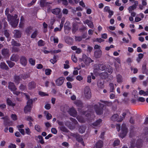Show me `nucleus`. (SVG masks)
<instances>
[{
	"mask_svg": "<svg viewBox=\"0 0 148 148\" xmlns=\"http://www.w3.org/2000/svg\"><path fill=\"white\" fill-rule=\"evenodd\" d=\"M38 137L39 139V142L41 144H43L45 142L42 137L40 135H39L38 136Z\"/></svg>",
	"mask_w": 148,
	"mask_h": 148,
	"instance_id": "f704fd0d",
	"label": "nucleus"
},
{
	"mask_svg": "<svg viewBox=\"0 0 148 148\" xmlns=\"http://www.w3.org/2000/svg\"><path fill=\"white\" fill-rule=\"evenodd\" d=\"M14 36L16 38H19L21 37V33L19 30H15L14 31Z\"/></svg>",
	"mask_w": 148,
	"mask_h": 148,
	"instance_id": "6ab92c4d",
	"label": "nucleus"
},
{
	"mask_svg": "<svg viewBox=\"0 0 148 148\" xmlns=\"http://www.w3.org/2000/svg\"><path fill=\"white\" fill-rule=\"evenodd\" d=\"M26 89V86L22 85H21L19 87V89L21 90H25Z\"/></svg>",
	"mask_w": 148,
	"mask_h": 148,
	"instance_id": "0e129e2a",
	"label": "nucleus"
},
{
	"mask_svg": "<svg viewBox=\"0 0 148 148\" xmlns=\"http://www.w3.org/2000/svg\"><path fill=\"white\" fill-rule=\"evenodd\" d=\"M59 128L60 129V130L62 132H68L67 129L64 126H59Z\"/></svg>",
	"mask_w": 148,
	"mask_h": 148,
	"instance_id": "a18cd8bd",
	"label": "nucleus"
},
{
	"mask_svg": "<svg viewBox=\"0 0 148 148\" xmlns=\"http://www.w3.org/2000/svg\"><path fill=\"white\" fill-rule=\"evenodd\" d=\"M103 142L101 140L98 141L95 144L96 148H101L103 146Z\"/></svg>",
	"mask_w": 148,
	"mask_h": 148,
	"instance_id": "4be33fe9",
	"label": "nucleus"
},
{
	"mask_svg": "<svg viewBox=\"0 0 148 148\" xmlns=\"http://www.w3.org/2000/svg\"><path fill=\"white\" fill-rule=\"evenodd\" d=\"M8 87L9 89L12 91L16 90V87L14 83L11 82H10L9 83Z\"/></svg>",
	"mask_w": 148,
	"mask_h": 148,
	"instance_id": "4468645a",
	"label": "nucleus"
},
{
	"mask_svg": "<svg viewBox=\"0 0 148 148\" xmlns=\"http://www.w3.org/2000/svg\"><path fill=\"white\" fill-rule=\"evenodd\" d=\"M7 103L8 105L9 106H15V103H13L11 100L8 99L7 100Z\"/></svg>",
	"mask_w": 148,
	"mask_h": 148,
	"instance_id": "ea45409f",
	"label": "nucleus"
},
{
	"mask_svg": "<svg viewBox=\"0 0 148 148\" xmlns=\"http://www.w3.org/2000/svg\"><path fill=\"white\" fill-rule=\"evenodd\" d=\"M29 63L32 65H34L35 63V60L32 58H30L29 60Z\"/></svg>",
	"mask_w": 148,
	"mask_h": 148,
	"instance_id": "6e6d98bb",
	"label": "nucleus"
},
{
	"mask_svg": "<svg viewBox=\"0 0 148 148\" xmlns=\"http://www.w3.org/2000/svg\"><path fill=\"white\" fill-rule=\"evenodd\" d=\"M51 72V69H47L45 70V73L46 75H48L50 74Z\"/></svg>",
	"mask_w": 148,
	"mask_h": 148,
	"instance_id": "4d7b16f0",
	"label": "nucleus"
},
{
	"mask_svg": "<svg viewBox=\"0 0 148 148\" xmlns=\"http://www.w3.org/2000/svg\"><path fill=\"white\" fill-rule=\"evenodd\" d=\"M75 104L77 106L80 107H82L83 106V104L82 102L79 100L76 101L75 102Z\"/></svg>",
	"mask_w": 148,
	"mask_h": 148,
	"instance_id": "e433bc0d",
	"label": "nucleus"
},
{
	"mask_svg": "<svg viewBox=\"0 0 148 148\" xmlns=\"http://www.w3.org/2000/svg\"><path fill=\"white\" fill-rule=\"evenodd\" d=\"M84 24H87L89 27L91 28H93L94 27V25L92 22L88 20H86L84 21Z\"/></svg>",
	"mask_w": 148,
	"mask_h": 148,
	"instance_id": "a211bd4d",
	"label": "nucleus"
},
{
	"mask_svg": "<svg viewBox=\"0 0 148 148\" xmlns=\"http://www.w3.org/2000/svg\"><path fill=\"white\" fill-rule=\"evenodd\" d=\"M50 40L51 41H53L55 43H58V39L57 38L52 36L50 37Z\"/></svg>",
	"mask_w": 148,
	"mask_h": 148,
	"instance_id": "473e14b6",
	"label": "nucleus"
},
{
	"mask_svg": "<svg viewBox=\"0 0 148 148\" xmlns=\"http://www.w3.org/2000/svg\"><path fill=\"white\" fill-rule=\"evenodd\" d=\"M70 119L74 124H77V122L75 119L72 118H70Z\"/></svg>",
	"mask_w": 148,
	"mask_h": 148,
	"instance_id": "69168bd1",
	"label": "nucleus"
},
{
	"mask_svg": "<svg viewBox=\"0 0 148 148\" xmlns=\"http://www.w3.org/2000/svg\"><path fill=\"white\" fill-rule=\"evenodd\" d=\"M26 119L27 120L29 121V122H31L33 121L34 119H33L30 116H27L26 117Z\"/></svg>",
	"mask_w": 148,
	"mask_h": 148,
	"instance_id": "338daca9",
	"label": "nucleus"
},
{
	"mask_svg": "<svg viewBox=\"0 0 148 148\" xmlns=\"http://www.w3.org/2000/svg\"><path fill=\"white\" fill-rule=\"evenodd\" d=\"M58 2L59 3H62L63 5H67L68 4V1L67 0H58Z\"/></svg>",
	"mask_w": 148,
	"mask_h": 148,
	"instance_id": "72a5a7b5",
	"label": "nucleus"
},
{
	"mask_svg": "<svg viewBox=\"0 0 148 148\" xmlns=\"http://www.w3.org/2000/svg\"><path fill=\"white\" fill-rule=\"evenodd\" d=\"M103 105L100 103H98L93 106V108L98 115H101L103 113Z\"/></svg>",
	"mask_w": 148,
	"mask_h": 148,
	"instance_id": "f03ea898",
	"label": "nucleus"
},
{
	"mask_svg": "<svg viewBox=\"0 0 148 148\" xmlns=\"http://www.w3.org/2000/svg\"><path fill=\"white\" fill-rule=\"evenodd\" d=\"M136 6L135 5H133L132 6H130L128 8V10H129V12L130 13H131L132 11L133 10L135 9L136 8Z\"/></svg>",
	"mask_w": 148,
	"mask_h": 148,
	"instance_id": "4c0bfd02",
	"label": "nucleus"
},
{
	"mask_svg": "<svg viewBox=\"0 0 148 148\" xmlns=\"http://www.w3.org/2000/svg\"><path fill=\"white\" fill-rule=\"evenodd\" d=\"M117 82L118 83H121L123 81V78L122 76L120 75H118L116 76Z\"/></svg>",
	"mask_w": 148,
	"mask_h": 148,
	"instance_id": "c756f323",
	"label": "nucleus"
},
{
	"mask_svg": "<svg viewBox=\"0 0 148 148\" xmlns=\"http://www.w3.org/2000/svg\"><path fill=\"white\" fill-rule=\"evenodd\" d=\"M118 115L117 114L113 115L111 117V119L114 121H116L118 122H121L123 120V118L122 117L121 119H118Z\"/></svg>",
	"mask_w": 148,
	"mask_h": 148,
	"instance_id": "f8f14e48",
	"label": "nucleus"
},
{
	"mask_svg": "<svg viewBox=\"0 0 148 148\" xmlns=\"http://www.w3.org/2000/svg\"><path fill=\"white\" fill-rule=\"evenodd\" d=\"M20 62L21 64L25 66L27 63V60L26 58L24 56H22L20 59Z\"/></svg>",
	"mask_w": 148,
	"mask_h": 148,
	"instance_id": "f3484780",
	"label": "nucleus"
},
{
	"mask_svg": "<svg viewBox=\"0 0 148 148\" xmlns=\"http://www.w3.org/2000/svg\"><path fill=\"white\" fill-rule=\"evenodd\" d=\"M71 59L73 61L75 62H77V58L74 54L72 55L71 56Z\"/></svg>",
	"mask_w": 148,
	"mask_h": 148,
	"instance_id": "8fccbe9b",
	"label": "nucleus"
},
{
	"mask_svg": "<svg viewBox=\"0 0 148 148\" xmlns=\"http://www.w3.org/2000/svg\"><path fill=\"white\" fill-rule=\"evenodd\" d=\"M2 54L5 57H8L10 56L9 50L7 49H3Z\"/></svg>",
	"mask_w": 148,
	"mask_h": 148,
	"instance_id": "9d476101",
	"label": "nucleus"
},
{
	"mask_svg": "<svg viewBox=\"0 0 148 148\" xmlns=\"http://www.w3.org/2000/svg\"><path fill=\"white\" fill-rule=\"evenodd\" d=\"M84 95L87 99H90L91 97V93L90 88L88 86L85 87L84 89Z\"/></svg>",
	"mask_w": 148,
	"mask_h": 148,
	"instance_id": "20e7f679",
	"label": "nucleus"
},
{
	"mask_svg": "<svg viewBox=\"0 0 148 148\" xmlns=\"http://www.w3.org/2000/svg\"><path fill=\"white\" fill-rule=\"evenodd\" d=\"M106 71L108 73H112V72L113 70L111 66L109 65H106Z\"/></svg>",
	"mask_w": 148,
	"mask_h": 148,
	"instance_id": "7c9ffc66",
	"label": "nucleus"
},
{
	"mask_svg": "<svg viewBox=\"0 0 148 148\" xmlns=\"http://www.w3.org/2000/svg\"><path fill=\"white\" fill-rule=\"evenodd\" d=\"M76 139L77 141L81 143V144H82L84 146V143L83 141V139L79 135L76 138Z\"/></svg>",
	"mask_w": 148,
	"mask_h": 148,
	"instance_id": "c85d7f7f",
	"label": "nucleus"
},
{
	"mask_svg": "<svg viewBox=\"0 0 148 148\" xmlns=\"http://www.w3.org/2000/svg\"><path fill=\"white\" fill-rule=\"evenodd\" d=\"M19 60V56L18 55L13 54L10 58V60L13 61L17 62Z\"/></svg>",
	"mask_w": 148,
	"mask_h": 148,
	"instance_id": "aec40b11",
	"label": "nucleus"
},
{
	"mask_svg": "<svg viewBox=\"0 0 148 148\" xmlns=\"http://www.w3.org/2000/svg\"><path fill=\"white\" fill-rule=\"evenodd\" d=\"M135 140L133 139L131 142L130 148H140L142 145V140L139 139L137 140L135 144Z\"/></svg>",
	"mask_w": 148,
	"mask_h": 148,
	"instance_id": "7ed1b4c3",
	"label": "nucleus"
},
{
	"mask_svg": "<svg viewBox=\"0 0 148 148\" xmlns=\"http://www.w3.org/2000/svg\"><path fill=\"white\" fill-rule=\"evenodd\" d=\"M104 82L101 80L99 81L97 83V85L99 87L102 88H104Z\"/></svg>",
	"mask_w": 148,
	"mask_h": 148,
	"instance_id": "2f4dec72",
	"label": "nucleus"
},
{
	"mask_svg": "<svg viewBox=\"0 0 148 148\" xmlns=\"http://www.w3.org/2000/svg\"><path fill=\"white\" fill-rule=\"evenodd\" d=\"M32 31V28L31 27H29L27 28L26 30V32L28 34H30Z\"/></svg>",
	"mask_w": 148,
	"mask_h": 148,
	"instance_id": "5fc2aeb1",
	"label": "nucleus"
},
{
	"mask_svg": "<svg viewBox=\"0 0 148 148\" xmlns=\"http://www.w3.org/2000/svg\"><path fill=\"white\" fill-rule=\"evenodd\" d=\"M22 75H15L14 76V81L17 84L19 83V82L21 80Z\"/></svg>",
	"mask_w": 148,
	"mask_h": 148,
	"instance_id": "1a4fd4ad",
	"label": "nucleus"
},
{
	"mask_svg": "<svg viewBox=\"0 0 148 148\" xmlns=\"http://www.w3.org/2000/svg\"><path fill=\"white\" fill-rule=\"evenodd\" d=\"M137 100L141 102H144L145 101V99L143 97H139L137 99Z\"/></svg>",
	"mask_w": 148,
	"mask_h": 148,
	"instance_id": "680f3d73",
	"label": "nucleus"
},
{
	"mask_svg": "<svg viewBox=\"0 0 148 148\" xmlns=\"http://www.w3.org/2000/svg\"><path fill=\"white\" fill-rule=\"evenodd\" d=\"M6 62L8 65L9 66L10 68H12L15 65V63L14 62H12L8 60L6 61Z\"/></svg>",
	"mask_w": 148,
	"mask_h": 148,
	"instance_id": "a19ab883",
	"label": "nucleus"
},
{
	"mask_svg": "<svg viewBox=\"0 0 148 148\" xmlns=\"http://www.w3.org/2000/svg\"><path fill=\"white\" fill-rule=\"evenodd\" d=\"M82 38L81 36H75V40L76 41L79 42L82 40Z\"/></svg>",
	"mask_w": 148,
	"mask_h": 148,
	"instance_id": "13d9d810",
	"label": "nucleus"
},
{
	"mask_svg": "<svg viewBox=\"0 0 148 148\" xmlns=\"http://www.w3.org/2000/svg\"><path fill=\"white\" fill-rule=\"evenodd\" d=\"M11 117L12 120L14 121H16L17 119V116L15 114H12L11 115Z\"/></svg>",
	"mask_w": 148,
	"mask_h": 148,
	"instance_id": "e2e57ef3",
	"label": "nucleus"
},
{
	"mask_svg": "<svg viewBox=\"0 0 148 148\" xmlns=\"http://www.w3.org/2000/svg\"><path fill=\"white\" fill-rule=\"evenodd\" d=\"M139 94L140 95H143L144 96H148V92H145L143 90H140L139 92Z\"/></svg>",
	"mask_w": 148,
	"mask_h": 148,
	"instance_id": "c9c22d12",
	"label": "nucleus"
},
{
	"mask_svg": "<svg viewBox=\"0 0 148 148\" xmlns=\"http://www.w3.org/2000/svg\"><path fill=\"white\" fill-rule=\"evenodd\" d=\"M79 130L80 133H83L85 131V127L83 126H79Z\"/></svg>",
	"mask_w": 148,
	"mask_h": 148,
	"instance_id": "58836bf2",
	"label": "nucleus"
},
{
	"mask_svg": "<svg viewBox=\"0 0 148 148\" xmlns=\"http://www.w3.org/2000/svg\"><path fill=\"white\" fill-rule=\"evenodd\" d=\"M109 86L110 87V92H113L114 89V84L112 83H110L109 84Z\"/></svg>",
	"mask_w": 148,
	"mask_h": 148,
	"instance_id": "37998d69",
	"label": "nucleus"
},
{
	"mask_svg": "<svg viewBox=\"0 0 148 148\" xmlns=\"http://www.w3.org/2000/svg\"><path fill=\"white\" fill-rule=\"evenodd\" d=\"M40 6L42 7H49L50 3L45 0H40Z\"/></svg>",
	"mask_w": 148,
	"mask_h": 148,
	"instance_id": "9b49d317",
	"label": "nucleus"
},
{
	"mask_svg": "<svg viewBox=\"0 0 148 148\" xmlns=\"http://www.w3.org/2000/svg\"><path fill=\"white\" fill-rule=\"evenodd\" d=\"M11 45L13 46L16 47H19L21 45V44L20 43L15 41L13 39H12V40Z\"/></svg>",
	"mask_w": 148,
	"mask_h": 148,
	"instance_id": "5701e85b",
	"label": "nucleus"
},
{
	"mask_svg": "<svg viewBox=\"0 0 148 148\" xmlns=\"http://www.w3.org/2000/svg\"><path fill=\"white\" fill-rule=\"evenodd\" d=\"M33 103V100L32 99H29L27 102V105H30L31 106V105Z\"/></svg>",
	"mask_w": 148,
	"mask_h": 148,
	"instance_id": "774afa93",
	"label": "nucleus"
},
{
	"mask_svg": "<svg viewBox=\"0 0 148 148\" xmlns=\"http://www.w3.org/2000/svg\"><path fill=\"white\" fill-rule=\"evenodd\" d=\"M12 121H10L9 118L8 119L4 121L3 124L5 126H10L12 125Z\"/></svg>",
	"mask_w": 148,
	"mask_h": 148,
	"instance_id": "412c9836",
	"label": "nucleus"
},
{
	"mask_svg": "<svg viewBox=\"0 0 148 148\" xmlns=\"http://www.w3.org/2000/svg\"><path fill=\"white\" fill-rule=\"evenodd\" d=\"M143 133L145 134V135H147L148 134V127H145L143 130Z\"/></svg>",
	"mask_w": 148,
	"mask_h": 148,
	"instance_id": "bf43d9fd",
	"label": "nucleus"
},
{
	"mask_svg": "<svg viewBox=\"0 0 148 148\" xmlns=\"http://www.w3.org/2000/svg\"><path fill=\"white\" fill-rule=\"evenodd\" d=\"M127 133V129L126 127L125 124H123L121 126V132L120 133L119 136L123 138L126 135Z\"/></svg>",
	"mask_w": 148,
	"mask_h": 148,
	"instance_id": "423d86ee",
	"label": "nucleus"
},
{
	"mask_svg": "<svg viewBox=\"0 0 148 148\" xmlns=\"http://www.w3.org/2000/svg\"><path fill=\"white\" fill-rule=\"evenodd\" d=\"M35 129L38 132H40L41 131V128L38 125L35 126Z\"/></svg>",
	"mask_w": 148,
	"mask_h": 148,
	"instance_id": "49530a36",
	"label": "nucleus"
},
{
	"mask_svg": "<svg viewBox=\"0 0 148 148\" xmlns=\"http://www.w3.org/2000/svg\"><path fill=\"white\" fill-rule=\"evenodd\" d=\"M73 32H75L77 29V23H73Z\"/></svg>",
	"mask_w": 148,
	"mask_h": 148,
	"instance_id": "864d4df0",
	"label": "nucleus"
},
{
	"mask_svg": "<svg viewBox=\"0 0 148 148\" xmlns=\"http://www.w3.org/2000/svg\"><path fill=\"white\" fill-rule=\"evenodd\" d=\"M0 68L3 69L7 70L8 67L4 62H1L0 64Z\"/></svg>",
	"mask_w": 148,
	"mask_h": 148,
	"instance_id": "bb28decb",
	"label": "nucleus"
},
{
	"mask_svg": "<svg viewBox=\"0 0 148 148\" xmlns=\"http://www.w3.org/2000/svg\"><path fill=\"white\" fill-rule=\"evenodd\" d=\"M107 65H99L98 66L99 69V70L103 71L106 69Z\"/></svg>",
	"mask_w": 148,
	"mask_h": 148,
	"instance_id": "79ce46f5",
	"label": "nucleus"
},
{
	"mask_svg": "<svg viewBox=\"0 0 148 148\" xmlns=\"http://www.w3.org/2000/svg\"><path fill=\"white\" fill-rule=\"evenodd\" d=\"M100 76L103 79H106L108 77V74L106 72H104L100 74Z\"/></svg>",
	"mask_w": 148,
	"mask_h": 148,
	"instance_id": "a878e982",
	"label": "nucleus"
},
{
	"mask_svg": "<svg viewBox=\"0 0 148 148\" xmlns=\"http://www.w3.org/2000/svg\"><path fill=\"white\" fill-rule=\"evenodd\" d=\"M120 143V140H119L117 139L114 140L113 144V145L114 147L118 146Z\"/></svg>",
	"mask_w": 148,
	"mask_h": 148,
	"instance_id": "3c124183",
	"label": "nucleus"
},
{
	"mask_svg": "<svg viewBox=\"0 0 148 148\" xmlns=\"http://www.w3.org/2000/svg\"><path fill=\"white\" fill-rule=\"evenodd\" d=\"M102 54L101 51L99 49L96 50L94 53V56L96 58H99L101 57Z\"/></svg>",
	"mask_w": 148,
	"mask_h": 148,
	"instance_id": "2eb2a0df",
	"label": "nucleus"
},
{
	"mask_svg": "<svg viewBox=\"0 0 148 148\" xmlns=\"http://www.w3.org/2000/svg\"><path fill=\"white\" fill-rule=\"evenodd\" d=\"M52 12L55 14H58L60 12V9L58 8H56L51 10Z\"/></svg>",
	"mask_w": 148,
	"mask_h": 148,
	"instance_id": "b1692460",
	"label": "nucleus"
},
{
	"mask_svg": "<svg viewBox=\"0 0 148 148\" xmlns=\"http://www.w3.org/2000/svg\"><path fill=\"white\" fill-rule=\"evenodd\" d=\"M64 78L63 77H60L58 78L56 81V83L58 86H61L64 83Z\"/></svg>",
	"mask_w": 148,
	"mask_h": 148,
	"instance_id": "0eeeda50",
	"label": "nucleus"
},
{
	"mask_svg": "<svg viewBox=\"0 0 148 148\" xmlns=\"http://www.w3.org/2000/svg\"><path fill=\"white\" fill-rule=\"evenodd\" d=\"M80 61L81 62L83 61L86 65H89L90 63L93 61L90 58L88 57L85 54L83 55L82 59L80 60Z\"/></svg>",
	"mask_w": 148,
	"mask_h": 148,
	"instance_id": "39448f33",
	"label": "nucleus"
},
{
	"mask_svg": "<svg viewBox=\"0 0 148 148\" xmlns=\"http://www.w3.org/2000/svg\"><path fill=\"white\" fill-rule=\"evenodd\" d=\"M69 122H66V125L69 127V128L71 130H73L75 128L74 126H72L71 124Z\"/></svg>",
	"mask_w": 148,
	"mask_h": 148,
	"instance_id": "de8ad7c7",
	"label": "nucleus"
},
{
	"mask_svg": "<svg viewBox=\"0 0 148 148\" xmlns=\"http://www.w3.org/2000/svg\"><path fill=\"white\" fill-rule=\"evenodd\" d=\"M39 94L41 96H48V95L44 92L42 91H39L38 92Z\"/></svg>",
	"mask_w": 148,
	"mask_h": 148,
	"instance_id": "052dcab7",
	"label": "nucleus"
},
{
	"mask_svg": "<svg viewBox=\"0 0 148 148\" xmlns=\"http://www.w3.org/2000/svg\"><path fill=\"white\" fill-rule=\"evenodd\" d=\"M70 26V24L69 22H66L65 23L64 28V32L65 33H68V31H69L71 29Z\"/></svg>",
	"mask_w": 148,
	"mask_h": 148,
	"instance_id": "6e6552de",
	"label": "nucleus"
},
{
	"mask_svg": "<svg viewBox=\"0 0 148 148\" xmlns=\"http://www.w3.org/2000/svg\"><path fill=\"white\" fill-rule=\"evenodd\" d=\"M32 108V106L28 105H27L24 108V112L25 113L30 111Z\"/></svg>",
	"mask_w": 148,
	"mask_h": 148,
	"instance_id": "393cba45",
	"label": "nucleus"
},
{
	"mask_svg": "<svg viewBox=\"0 0 148 148\" xmlns=\"http://www.w3.org/2000/svg\"><path fill=\"white\" fill-rule=\"evenodd\" d=\"M45 44V42L42 40H40L38 42V45L39 46H43Z\"/></svg>",
	"mask_w": 148,
	"mask_h": 148,
	"instance_id": "c03bdc74",
	"label": "nucleus"
},
{
	"mask_svg": "<svg viewBox=\"0 0 148 148\" xmlns=\"http://www.w3.org/2000/svg\"><path fill=\"white\" fill-rule=\"evenodd\" d=\"M69 114L71 116L75 117L77 114V112L74 108H70L69 111Z\"/></svg>",
	"mask_w": 148,
	"mask_h": 148,
	"instance_id": "ddd939ff",
	"label": "nucleus"
},
{
	"mask_svg": "<svg viewBox=\"0 0 148 148\" xmlns=\"http://www.w3.org/2000/svg\"><path fill=\"white\" fill-rule=\"evenodd\" d=\"M38 34V31L36 30L32 34L31 37L32 38H35L36 37Z\"/></svg>",
	"mask_w": 148,
	"mask_h": 148,
	"instance_id": "09e8293b",
	"label": "nucleus"
},
{
	"mask_svg": "<svg viewBox=\"0 0 148 148\" xmlns=\"http://www.w3.org/2000/svg\"><path fill=\"white\" fill-rule=\"evenodd\" d=\"M9 9L7 8L5 11L6 15H7L8 21L10 23L11 25L13 27H15L18 23V19H17V15H15L14 16H12L10 14H8Z\"/></svg>",
	"mask_w": 148,
	"mask_h": 148,
	"instance_id": "f257e3e1",
	"label": "nucleus"
},
{
	"mask_svg": "<svg viewBox=\"0 0 148 148\" xmlns=\"http://www.w3.org/2000/svg\"><path fill=\"white\" fill-rule=\"evenodd\" d=\"M102 120L101 119L97 120L96 122L92 124V125L95 126H99L102 122Z\"/></svg>",
	"mask_w": 148,
	"mask_h": 148,
	"instance_id": "cd10ccee",
	"label": "nucleus"
},
{
	"mask_svg": "<svg viewBox=\"0 0 148 148\" xmlns=\"http://www.w3.org/2000/svg\"><path fill=\"white\" fill-rule=\"evenodd\" d=\"M50 61L53 64L57 62L56 58L55 55L54 56L53 58L51 59Z\"/></svg>",
	"mask_w": 148,
	"mask_h": 148,
	"instance_id": "603ef678",
	"label": "nucleus"
},
{
	"mask_svg": "<svg viewBox=\"0 0 148 148\" xmlns=\"http://www.w3.org/2000/svg\"><path fill=\"white\" fill-rule=\"evenodd\" d=\"M36 84L34 81H32L28 83V88L29 90H32L36 87Z\"/></svg>",
	"mask_w": 148,
	"mask_h": 148,
	"instance_id": "dca6fc26",
	"label": "nucleus"
}]
</instances>
